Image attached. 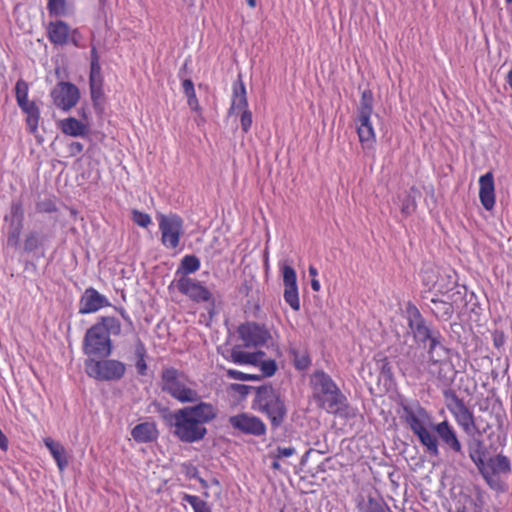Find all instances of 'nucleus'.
<instances>
[{
	"label": "nucleus",
	"mask_w": 512,
	"mask_h": 512,
	"mask_svg": "<svg viewBox=\"0 0 512 512\" xmlns=\"http://www.w3.org/2000/svg\"><path fill=\"white\" fill-rule=\"evenodd\" d=\"M260 368L262 371V374L260 376H262V378L263 377H271L277 371V364H276L275 360L269 359L266 361H262L260 363Z\"/></svg>",
	"instance_id": "3c124183"
},
{
	"label": "nucleus",
	"mask_w": 512,
	"mask_h": 512,
	"mask_svg": "<svg viewBox=\"0 0 512 512\" xmlns=\"http://www.w3.org/2000/svg\"><path fill=\"white\" fill-rule=\"evenodd\" d=\"M313 398L318 406L329 413L336 414L345 407L346 397L323 370L315 371L310 377Z\"/></svg>",
	"instance_id": "39448f33"
},
{
	"label": "nucleus",
	"mask_w": 512,
	"mask_h": 512,
	"mask_svg": "<svg viewBox=\"0 0 512 512\" xmlns=\"http://www.w3.org/2000/svg\"><path fill=\"white\" fill-rule=\"evenodd\" d=\"M158 221L162 244L171 249L177 248L183 232L182 218L172 213L169 215L160 214Z\"/></svg>",
	"instance_id": "9b49d317"
},
{
	"label": "nucleus",
	"mask_w": 512,
	"mask_h": 512,
	"mask_svg": "<svg viewBox=\"0 0 512 512\" xmlns=\"http://www.w3.org/2000/svg\"><path fill=\"white\" fill-rule=\"evenodd\" d=\"M240 123L242 130L247 133L252 125V113L249 110L242 111Z\"/></svg>",
	"instance_id": "603ef678"
},
{
	"label": "nucleus",
	"mask_w": 512,
	"mask_h": 512,
	"mask_svg": "<svg viewBox=\"0 0 512 512\" xmlns=\"http://www.w3.org/2000/svg\"><path fill=\"white\" fill-rule=\"evenodd\" d=\"M24 209L21 201H13L10 207V224L23 225Z\"/></svg>",
	"instance_id": "a19ab883"
},
{
	"label": "nucleus",
	"mask_w": 512,
	"mask_h": 512,
	"mask_svg": "<svg viewBox=\"0 0 512 512\" xmlns=\"http://www.w3.org/2000/svg\"><path fill=\"white\" fill-rule=\"evenodd\" d=\"M23 229V225L10 224L7 235V245L10 247H18L20 243V235Z\"/></svg>",
	"instance_id": "79ce46f5"
},
{
	"label": "nucleus",
	"mask_w": 512,
	"mask_h": 512,
	"mask_svg": "<svg viewBox=\"0 0 512 512\" xmlns=\"http://www.w3.org/2000/svg\"><path fill=\"white\" fill-rule=\"evenodd\" d=\"M0 448L3 450V451H6L7 448H8V439L7 437L4 435V433L2 432V430L0 429Z\"/></svg>",
	"instance_id": "052dcab7"
},
{
	"label": "nucleus",
	"mask_w": 512,
	"mask_h": 512,
	"mask_svg": "<svg viewBox=\"0 0 512 512\" xmlns=\"http://www.w3.org/2000/svg\"><path fill=\"white\" fill-rule=\"evenodd\" d=\"M251 355L255 356V365L254 366H257L258 364H260L262 362L261 358L265 355V353L263 351H257V352L251 353Z\"/></svg>",
	"instance_id": "e2e57ef3"
},
{
	"label": "nucleus",
	"mask_w": 512,
	"mask_h": 512,
	"mask_svg": "<svg viewBox=\"0 0 512 512\" xmlns=\"http://www.w3.org/2000/svg\"><path fill=\"white\" fill-rule=\"evenodd\" d=\"M109 305L110 303L104 295L100 294L96 289L89 287L80 299L79 313L83 315L94 313Z\"/></svg>",
	"instance_id": "aec40b11"
},
{
	"label": "nucleus",
	"mask_w": 512,
	"mask_h": 512,
	"mask_svg": "<svg viewBox=\"0 0 512 512\" xmlns=\"http://www.w3.org/2000/svg\"><path fill=\"white\" fill-rule=\"evenodd\" d=\"M496 474H492V472L488 471V479H485L487 483L490 485V487L494 488L496 484V480L494 478Z\"/></svg>",
	"instance_id": "0e129e2a"
},
{
	"label": "nucleus",
	"mask_w": 512,
	"mask_h": 512,
	"mask_svg": "<svg viewBox=\"0 0 512 512\" xmlns=\"http://www.w3.org/2000/svg\"><path fill=\"white\" fill-rule=\"evenodd\" d=\"M132 219L140 227L146 228L151 223V217L137 209L132 210Z\"/></svg>",
	"instance_id": "09e8293b"
},
{
	"label": "nucleus",
	"mask_w": 512,
	"mask_h": 512,
	"mask_svg": "<svg viewBox=\"0 0 512 512\" xmlns=\"http://www.w3.org/2000/svg\"><path fill=\"white\" fill-rule=\"evenodd\" d=\"M146 347L142 340L137 337L135 344V356H136V369L139 375L145 376L147 372V364L145 361Z\"/></svg>",
	"instance_id": "f704fd0d"
},
{
	"label": "nucleus",
	"mask_w": 512,
	"mask_h": 512,
	"mask_svg": "<svg viewBox=\"0 0 512 512\" xmlns=\"http://www.w3.org/2000/svg\"><path fill=\"white\" fill-rule=\"evenodd\" d=\"M119 313L120 315L122 316V318L129 324V325H133L132 323V320L130 318V316L126 313L125 309L124 308H120L119 310Z\"/></svg>",
	"instance_id": "680f3d73"
},
{
	"label": "nucleus",
	"mask_w": 512,
	"mask_h": 512,
	"mask_svg": "<svg viewBox=\"0 0 512 512\" xmlns=\"http://www.w3.org/2000/svg\"><path fill=\"white\" fill-rule=\"evenodd\" d=\"M50 15L61 16L66 13V0H49L47 5Z\"/></svg>",
	"instance_id": "a18cd8bd"
},
{
	"label": "nucleus",
	"mask_w": 512,
	"mask_h": 512,
	"mask_svg": "<svg viewBox=\"0 0 512 512\" xmlns=\"http://www.w3.org/2000/svg\"><path fill=\"white\" fill-rule=\"evenodd\" d=\"M23 113L26 114V124L30 133L34 134L38 129L40 110L34 101H26L25 104H18Z\"/></svg>",
	"instance_id": "cd10ccee"
},
{
	"label": "nucleus",
	"mask_w": 512,
	"mask_h": 512,
	"mask_svg": "<svg viewBox=\"0 0 512 512\" xmlns=\"http://www.w3.org/2000/svg\"><path fill=\"white\" fill-rule=\"evenodd\" d=\"M44 444L56 461L59 470L63 471L68 466V459L66 457V450L64 446L50 437L44 438Z\"/></svg>",
	"instance_id": "bb28decb"
},
{
	"label": "nucleus",
	"mask_w": 512,
	"mask_h": 512,
	"mask_svg": "<svg viewBox=\"0 0 512 512\" xmlns=\"http://www.w3.org/2000/svg\"><path fill=\"white\" fill-rule=\"evenodd\" d=\"M121 334V323L113 316H101L86 330L82 342L83 353L87 358L104 359L113 351L111 336Z\"/></svg>",
	"instance_id": "7ed1b4c3"
},
{
	"label": "nucleus",
	"mask_w": 512,
	"mask_h": 512,
	"mask_svg": "<svg viewBox=\"0 0 512 512\" xmlns=\"http://www.w3.org/2000/svg\"><path fill=\"white\" fill-rule=\"evenodd\" d=\"M182 501L189 503L194 512H212L208 503L200 499L198 496L185 493L182 496Z\"/></svg>",
	"instance_id": "4c0bfd02"
},
{
	"label": "nucleus",
	"mask_w": 512,
	"mask_h": 512,
	"mask_svg": "<svg viewBox=\"0 0 512 512\" xmlns=\"http://www.w3.org/2000/svg\"><path fill=\"white\" fill-rule=\"evenodd\" d=\"M200 268V260L195 255H186L182 258L176 275L188 277L189 274L196 272Z\"/></svg>",
	"instance_id": "7c9ffc66"
},
{
	"label": "nucleus",
	"mask_w": 512,
	"mask_h": 512,
	"mask_svg": "<svg viewBox=\"0 0 512 512\" xmlns=\"http://www.w3.org/2000/svg\"><path fill=\"white\" fill-rule=\"evenodd\" d=\"M175 285L180 293L195 302H208L212 299L211 292L195 279L180 277L175 281Z\"/></svg>",
	"instance_id": "f3484780"
},
{
	"label": "nucleus",
	"mask_w": 512,
	"mask_h": 512,
	"mask_svg": "<svg viewBox=\"0 0 512 512\" xmlns=\"http://www.w3.org/2000/svg\"><path fill=\"white\" fill-rule=\"evenodd\" d=\"M282 277L284 284V300L294 310H300V300L295 269L288 265H282Z\"/></svg>",
	"instance_id": "dca6fc26"
},
{
	"label": "nucleus",
	"mask_w": 512,
	"mask_h": 512,
	"mask_svg": "<svg viewBox=\"0 0 512 512\" xmlns=\"http://www.w3.org/2000/svg\"><path fill=\"white\" fill-rule=\"evenodd\" d=\"M229 424L233 429L247 435L262 436L266 433L265 423L259 417L247 413L231 416Z\"/></svg>",
	"instance_id": "2eb2a0df"
},
{
	"label": "nucleus",
	"mask_w": 512,
	"mask_h": 512,
	"mask_svg": "<svg viewBox=\"0 0 512 512\" xmlns=\"http://www.w3.org/2000/svg\"><path fill=\"white\" fill-rule=\"evenodd\" d=\"M84 146L80 142H72L69 145V152L71 156H76L83 152Z\"/></svg>",
	"instance_id": "6e6d98bb"
},
{
	"label": "nucleus",
	"mask_w": 512,
	"mask_h": 512,
	"mask_svg": "<svg viewBox=\"0 0 512 512\" xmlns=\"http://www.w3.org/2000/svg\"><path fill=\"white\" fill-rule=\"evenodd\" d=\"M159 412L171 433L181 442L188 444L202 441L207 435L205 424L217 417L216 407L203 401L175 411L162 407Z\"/></svg>",
	"instance_id": "f257e3e1"
},
{
	"label": "nucleus",
	"mask_w": 512,
	"mask_h": 512,
	"mask_svg": "<svg viewBox=\"0 0 512 512\" xmlns=\"http://www.w3.org/2000/svg\"><path fill=\"white\" fill-rule=\"evenodd\" d=\"M226 376L230 379L240 380V381H259L262 379V376L258 374H249L244 373L235 369H228L226 371Z\"/></svg>",
	"instance_id": "37998d69"
},
{
	"label": "nucleus",
	"mask_w": 512,
	"mask_h": 512,
	"mask_svg": "<svg viewBox=\"0 0 512 512\" xmlns=\"http://www.w3.org/2000/svg\"><path fill=\"white\" fill-rule=\"evenodd\" d=\"M296 454V449L294 447H281L278 446L276 449L269 453V457L272 459H284L289 458Z\"/></svg>",
	"instance_id": "de8ad7c7"
},
{
	"label": "nucleus",
	"mask_w": 512,
	"mask_h": 512,
	"mask_svg": "<svg viewBox=\"0 0 512 512\" xmlns=\"http://www.w3.org/2000/svg\"><path fill=\"white\" fill-rule=\"evenodd\" d=\"M89 88L91 100L95 112L101 115L105 109L104 92H103V77L101 74V66L99 63V55L95 46L91 47V63L89 75Z\"/></svg>",
	"instance_id": "9d476101"
},
{
	"label": "nucleus",
	"mask_w": 512,
	"mask_h": 512,
	"mask_svg": "<svg viewBox=\"0 0 512 512\" xmlns=\"http://www.w3.org/2000/svg\"><path fill=\"white\" fill-rule=\"evenodd\" d=\"M403 413L400 418L403 419L411 429V431L418 437L419 442L423 445L429 455L438 457L440 454L439 441L429 429L432 423L430 413L420 405L418 401L407 403L401 401L400 403Z\"/></svg>",
	"instance_id": "20e7f679"
},
{
	"label": "nucleus",
	"mask_w": 512,
	"mask_h": 512,
	"mask_svg": "<svg viewBox=\"0 0 512 512\" xmlns=\"http://www.w3.org/2000/svg\"><path fill=\"white\" fill-rule=\"evenodd\" d=\"M231 360L236 364H250L255 365V356L249 352H244L239 349V346H235L231 350Z\"/></svg>",
	"instance_id": "58836bf2"
},
{
	"label": "nucleus",
	"mask_w": 512,
	"mask_h": 512,
	"mask_svg": "<svg viewBox=\"0 0 512 512\" xmlns=\"http://www.w3.org/2000/svg\"><path fill=\"white\" fill-rule=\"evenodd\" d=\"M131 435L138 443H150L157 440L159 431L154 422H143L132 429Z\"/></svg>",
	"instance_id": "b1692460"
},
{
	"label": "nucleus",
	"mask_w": 512,
	"mask_h": 512,
	"mask_svg": "<svg viewBox=\"0 0 512 512\" xmlns=\"http://www.w3.org/2000/svg\"><path fill=\"white\" fill-rule=\"evenodd\" d=\"M36 211L39 213H53L57 211V206L53 200L44 199L36 203Z\"/></svg>",
	"instance_id": "8fccbe9b"
},
{
	"label": "nucleus",
	"mask_w": 512,
	"mask_h": 512,
	"mask_svg": "<svg viewBox=\"0 0 512 512\" xmlns=\"http://www.w3.org/2000/svg\"><path fill=\"white\" fill-rule=\"evenodd\" d=\"M80 33L78 31V29H74L70 32V35H69V41L76 47H80L81 44H80Z\"/></svg>",
	"instance_id": "13d9d810"
},
{
	"label": "nucleus",
	"mask_w": 512,
	"mask_h": 512,
	"mask_svg": "<svg viewBox=\"0 0 512 512\" xmlns=\"http://www.w3.org/2000/svg\"><path fill=\"white\" fill-rule=\"evenodd\" d=\"M248 100L246 95V88L239 74L238 80L233 84L232 103L229 109V115L233 114L235 110H248Z\"/></svg>",
	"instance_id": "393cba45"
},
{
	"label": "nucleus",
	"mask_w": 512,
	"mask_h": 512,
	"mask_svg": "<svg viewBox=\"0 0 512 512\" xmlns=\"http://www.w3.org/2000/svg\"><path fill=\"white\" fill-rule=\"evenodd\" d=\"M238 334L245 348L264 346L271 339L267 327L253 321L241 324L238 327Z\"/></svg>",
	"instance_id": "f8f14e48"
},
{
	"label": "nucleus",
	"mask_w": 512,
	"mask_h": 512,
	"mask_svg": "<svg viewBox=\"0 0 512 512\" xmlns=\"http://www.w3.org/2000/svg\"><path fill=\"white\" fill-rule=\"evenodd\" d=\"M28 83L23 79H19L15 85V96L17 104H25L28 100Z\"/></svg>",
	"instance_id": "c03bdc74"
},
{
	"label": "nucleus",
	"mask_w": 512,
	"mask_h": 512,
	"mask_svg": "<svg viewBox=\"0 0 512 512\" xmlns=\"http://www.w3.org/2000/svg\"><path fill=\"white\" fill-rule=\"evenodd\" d=\"M51 97L55 106L68 111L78 103L80 92L75 84L61 81L52 89Z\"/></svg>",
	"instance_id": "4468645a"
},
{
	"label": "nucleus",
	"mask_w": 512,
	"mask_h": 512,
	"mask_svg": "<svg viewBox=\"0 0 512 512\" xmlns=\"http://www.w3.org/2000/svg\"><path fill=\"white\" fill-rule=\"evenodd\" d=\"M311 288L315 292H318L320 290V283L315 278L311 280Z\"/></svg>",
	"instance_id": "69168bd1"
},
{
	"label": "nucleus",
	"mask_w": 512,
	"mask_h": 512,
	"mask_svg": "<svg viewBox=\"0 0 512 512\" xmlns=\"http://www.w3.org/2000/svg\"><path fill=\"white\" fill-rule=\"evenodd\" d=\"M430 429L437 434L442 444L447 450L453 453L463 455V448L457 433L448 421H442L437 424L430 425Z\"/></svg>",
	"instance_id": "a211bd4d"
},
{
	"label": "nucleus",
	"mask_w": 512,
	"mask_h": 512,
	"mask_svg": "<svg viewBox=\"0 0 512 512\" xmlns=\"http://www.w3.org/2000/svg\"><path fill=\"white\" fill-rule=\"evenodd\" d=\"M182 87L185 95L192 94L193 92H195L194 84L191 79H185L182 82Z\"/></svg>",
	"instance_id": "bf43d9fd"
},
{
	"label": "nucleus",
	"mask_w": 512,
	"mask_h": 512,
	"mask_svg": "<svg viewBox=\"0 0 512 512\" xmlns=\"http://www.w3.org/2000/svg\"><path fill=\"white\" fill-rule=\"evenodd\" d=\"M408 327L411 329L416 341L425 344L435 331L422 316L419 309L412 303L406 307Z\"/></svg>",
	"instance_id": "ddd939ff"
},
{
	"label": "nucleus",
	"mask_w": 512,
	"mask_h": 512,
	"mask_svg": "<svg viewBox=\"0 0 512 512\" xmlns=\"http://www.w3.org/2000/svg\"><path fill=\"white\" fill-rule=\"evenodd\" d=\"M252 408L265 414L273 428L280 427L287 416L285 401L271 384H263L255 388Z\"/></svg>",
	"instance_id": "423d86ee"
},
{
	"label": "nucleus",
	"mask_w": 512,
	"mask_h": 512,
	"mask_svg": "<svg viewBox=\"0 0 512 512\" xmlns=\"http://www.w3.org/2000/svg\"><path fill=\"white\" fill-rule=\"evenodd\" d=\"M420 278L423 285L428 287L435 286L438 280V271L430 265L424 266L421 269Z\"/></svg>",
	"instance_id": "ea45409f"
},
{
	"label": "nucleus",
	"mask_w": 512,
	"mask_h": 512,
	"mask_svg": "<svg viewBox=\"0 0 512 512\" xmlns=\"http://www.w3.org/2000/svg\"><path fill=\"white\" fill-rule=\"evenodd\" d=\"M186 97H187V103H188L189 107L192 110L199 111L200 106H199V102H198L195 92H193L192 94H187Z\"/></svg>",
	"instance_id": "5fc2aeb1"
},
{
	"label": "nucleus",
	"mask_w": 512,
	"mask_h": 512,
	"mask_svg": "<svg viewBox=\"0 0 512 512\" xmlns=\"http://www.w3.org/2000/svg\"><path fill=\"white\" fill-rule=\"evenodd\" d=\"M308 272H309V275L313 278H315L318 274L317 269L312 265L309 266Z\"/></svg>",
	"instance_id": "774afa93"
},
{
	"label": "nucleus",
	"mask_w": 512,
	"mask_h": 512,
	"mask_svg": "<svg viewBox=\"0 0 512 512\" xmlns=\"http://www.w3.org/2000/svg\"><path fill=\"white\" fill-rule=\"evenodd\" d=\"M429 341V348H428V354L430 355V358L434 362L440 361L442 358H446L448 356L449 350L443 345V337L440 333V331L435 330L431 336V338H428Z\"/></svg>",
	"instance_id": "a878e982"
},
{
	"label": "nucleus",
	"mask_w": 512,
	"mask_h": 512,
	"mask_svg": "<svg viewBox=\"0 0 512 512\" xmlns=\"http://www.w3.org/2000/svg\"><path fill=\"white\" fill-rule=\"evenodd\" d=\"M443 396L447 409L454 416L457 424L465 434L478 436L488 434V437H491L494 433L492 429L496 427L498 438L501 436L506 437L505 413L503 411H485L484 415L475 417L473 412L465 405L463 399L459 398L454 390H444Z\"/></svg>",
	"instance_id": "f03ea898"
},
{
	"label": "nucleus",
	"mask_w": 512,
	"mask_h": 512,
	"mask_svg": "<svg viewBox=\"0 0 512 512\" xmlns=\"http://www.w3.org/2000/svg\"><path fill=\"white\" fill-rule=\"evenodd\" d=\"M281 459H273V462L271 463V468L274 470H281Z\"/></svg>",
	"instance_id": "338daca9"
},
{
	"label": "nucleus",
	"mask_w": 512,
	"mask_h": 512,
	"mask_svg": "<svg viewBox=\"0 0 512 512\" xmlns=\"http://www.w3.org/2000/svg\"><path fill=\"white\" fill-rule=\"evenodd\" d=\"M461 289H457V291L453 292L451 295H447V300L439 299V298H432L430 310L432 314L441 321H449L453 314H454V303L457 302V299L454 298L455 296L463 297V295L466 292L465 287H462Z\"/></svg>",
	"instance_id": "6ab92c4d"
},
{
	"label": "nucleus",
	"mask_w": 512,
	"mask_h": 512,
	"mask_svg": "<svg viewBox=\"0 0 512 512\" xmlns=\"http://www.w3.org/2000/svg\"><path fill=\"white\" fill-rule=\"evenodd\" d=\"M374 97L369 89H365L356 109L355 123L357 125V133L362 144L371 146L375 141V133L371 123L373 113Z\"/></svg>",
	"instance_id": "6e6552de"
},
{
	"label": "nucleus",
	"mask_w": 512,
	"mask_h": 512,
	"mask_svg": "<svg viewBox=\"0 0 512 512\" xmlns=\"http://www.w3.org/2000/svg\"><path fill=\"white\" fill-rule=\"evenodd\" d=\"M46 241V236L38 231H30L24 239L23 249L27 253L36 251Z\"/></svg>",
	"instance_id": "72a5a7b5"
},
{
	"label": "nucleus",
	"mask_w": 512,
	"mask_h": 512,
	"mask_svg": "<svg viewBox=\"0 0 512 512\" xmlns=\"http://www.w3.org/2000/svg\"><path fill=\"white\" fill-rule=\"evenodd\" d=\"M84 367L89 377L99 381H118L126 372L123 362L107 358H87L84 361Z\"/></svg>",
	"instance_id": "1a4fd4ad"
},
{
	"label": "nucleus",
	"mask_w": 512,
	"mask_h": 512,
	"mask_svg": "<svg viewBox=\"0 0 512 512\" xmlns=\"http://www.w3.org/2000/svg\"><path fill=\"white\" fill-rule=\"evenodd\" d=\"M61 130L64 134L79 137L87 133V125L74 117H69L61 122Z\"/></svg>",
	"instance_id": "c85d7f7f"
},
{
	"label": "nucleus",
	"mask_w": 512,
	"mask_h": 512,
	"mask_svg": "<svg viewBox=\"0 0 512 512\" xmlns=\"http://www.w3.org/2000/svg\"><path fill=\"white\" fill-rule=\"evenodd\" d=\"M485 466L487 471L492 472V474H507L511 471L509 459L506 456L500 454L490 458L487 465L485 464Z\"/></svg>",
	"instance_id": "2f4dec72"
},
{
	"label": "nucleus",
	"mask_w": 512,
	"mask_h": 512,
	"mask_svg": "<svg viewBox=\"0 0 512 512\" xmlns=\"http://www.w3.org/2000/svg\"><path fill=\"white\" fill-rule=\"evenodd\" d=\"M470 439L468 440V451L471 460L479 469L480 473L483 475L485 479H488V471L484 462V445L481 440L482 436L478 435H468Z\"/></svg>",
	"instance_id": "4be33fe9"
},
{
	"label": "nucleus",
	"mask_w": 512,
	"mask_h": 512,
	"mask_svg": "<svg viewBox=\"0 0 512 512\" xmlns=\"http://www.w3.org/2000/svg\"><path fill=\"white\" fill-rule=\"evenodd\" d=\"M289 354L293 365L297 370H306L311 365V359L306 350H299L296 347H291L289 349Z\"/></svg>",
	"instance_id": "473e14b6"
},
{
	"label": "nucleus",
	"mask_w": 512,
	"mask_h": 512,
	"mask_svg": "<svg viewBox=\"0 0 512 512\" xmlns=\"http://www.w3.org/2000/svg\"><path fill=\"white\" fill-rule=\"evenodd\" d=\"M255 388H257V386L232 383L229 385L228 390L230 392L237 393L240 396V399L243 400L251 391L255 393Z\"/></svg>",
	"instance_id": "49530a36"
},
{
	"label": "nucleus",
	"mask_w": 512,
	"mask_h": 512,
	"mask_svg": "<svg viewBox=\"0 0 512 512\" xmlns=\"http://www.w3.org/2000/svg\"><path fill=\"white\" fill-rule=\"evenodd\" d=\"M313 453H319V454H324L326 453V450H316L314 448H310L308 449L305 454L302 456L301 460H300V465L301 466H305L308 462V459H309V456Z\"/></svg>",
	"instance_id": "4d7b16f0"
},
{
	"label": "nucleus",
	"mask_w": 512,
	"mask_h": 512,
	"mask_svg": "<svg viewBox=\"0 0 512 512\" xmlns=\"http://www.w3.org/2000/svg\"><path fill=\"white\" fill-rule=\"evenodd\" d=\"M70 27L63 20L50 22L47 27V36L51 43L63 46L69 42Z\"/></svg>",
	"instance_id": "5701e85b"
},
{
	"label": "nucleus",
	"mask_w": 512,
	"mask_h": 512,
	"mask_svg": "<svg viewBox=\"0 0 512 512\" xmlns=\"http://www.w3.org/2000/svg\"><path fill=\"white\" fill-rule=\"evenodd\" d=\"M182 373L173 367L164 368L161 373V390L181 403H196L200 400L198 392L187 387L181 381Z\"/></svg>",
	"instance_id": "0eeeda50"
},
{
	"label": "nucleus",
	"mask_w": 512,
	"mask_h": 512,
	"mask_svg": "<svg viewBox=\"0 0 512 512\" xmlns=\"http://www.w3.org/2000/svg\"><path fill=\"white\" fill-rule=\"evenodd\" d=\"M375 360H376V366L380 372V375L382 377H384V379L386 381L391 382L393 380V372H392L390 362L388 361V358L386 356L377 354L375 356Z\"/></svg>",
	"instance_id": "e433bc0d"
},
{
	"label": "nucleus",
	"mask_w": 512,
	"mask_h": 512,
	"mask_svg": "<svg viewBox=\"0 0 512 512\" xmlns=\"http://www.w3.org/2000/svg\"><path fill=\"white\" fill-rule=\"evenodd\" d=\"M421 197V192L416 187H411L407 191L405 197L402 200L401 212L405 216L411 215L416 211L417 199Z\"/></svg>",
	"instance_id": "c756f323"
},
{
	"label": "nucleus",
	"mask_w": 512,
	"mask_h": 512,
	"mask_svg": "<svg viewBox=\"0 0 512 512\" xmlns=\"http://www.w3.org/2000/svg\"><path fill=\"white\" fill-rule=\"evenodd\" d=\"M360 512H390L389 507L381 500L375 499L371 496L367 501L359 503Z\"/></svg>",
	"instance_id": "c9c22d12"
},
{
	"label": "nucleus",
	"mask_w": 512,
	"mask_h": 512,
	"mask_svg": "<svg viewBox=\"0 0 512 512\" xmlns=\"http://www.w3.org/2000/svg\"><path fill=\"white\" fill-rule=\"evenodd\" d=\"M479 198L482 206L490 211L495 205V186L492 172H487L479 178Z\"/></svg>",
	"instance_id": "412c9836"
},
{
	"label": "nucleus",
	"mask_w": 512,
	"mask_h": 512,
	"mask_svg": "<svg viewBox=\"0 0 512 512\" xmlns=\"http://www.w3.org/2000/svg\"><path fill=\"white\" fill-rule=\"evenodd\" d=\"M183 468H184V473L188 478H194V479L199 478V472H198V469L196 466L188 463V464H183Z\"/></svg>",
	"instance_id": "864d4df0"
}]
</instances>
